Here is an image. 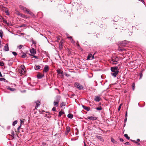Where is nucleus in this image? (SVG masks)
I'll list each match as a JSON object with an SVG mask.
<instances>
[{
	"mask_svg": "<svg viewBox=\"0 0 146 146\" xmlns=\"http://www.w3.org/2000/svg\"><path fill=\"white\" fill-rule=\"evenodd\" d=\"M111 70L112 72L111 74L114 77H115L119 72L118 67L117 66L111 67Z\"/></svg>",
	"mask_w": 146,
	"mask_h": 146,
	"instance_id": "f257e3e1",
	"label": "nucleus"
},
{
	"mask_svg": "<svg viewBox=\"0 0 146 146\" xmlns=\"http://www.w3.org/2000/svg\"><path fill=\"white\" fill-rule=\"evenodd\" d=\"M118 58L116 57H113L111 60L110 61V63L112 64H117Z\"/></svg>",
	"mask_w": 146,
	"mask_h": 146,
	"instance_id": "f03ea898",
	"label": "nucleus"
},
{
	"mask_svg": "<svg viewBox=\"0 0 146 146\" xmlns=\"http://www.w3.org/2000/svg\"><path fill=\"white\" fill-rule=\"evenodd\" d=\"M25 67L24 65H22L21 67L19 68V73L22 74H23L25 72Z\"/></svg>",
	"mask_w": 146,
	"mask_h": 146,
	"instance_id": "7ed1b4c3",
	"label": "nucleus"
},
{
	"mask_svg": "<svg viewBox=\"0 0 146 146\" xmlns=\"http://www.w3.org/2000/svg\"><path fill=\"white\" fill-rule=\"evenodd\" d=\"M56 71L58 76L62 78H63L64 77V74L63 71L60 69H58Z\"/></svg>",
	"mask_w": 146,
	"mask_h": 146,
	"instance_id": "20e7f679",
	"label": "nucleus"
},
{
	"mask_svg": "<svg viewBox=\"0 0 146 146\" xmlns=\"http://www.w3.org/2000/svg\"><path fill=\"white\" fill-rule=\"evenodd\" d=\"M20 8L22 10H23L24 11H25L27 13H28L29 14H31L32 15L33 14L32 13L30 12L29 11V10L28 9H27L26 8L24 7L23 6L20 5Z\"/></svg>",
	"mask_w": 146,
	"mask_h": 146,
	"instance_id": "39448f33",
	"label": "nucleus"
},
{
	"mask_svg": "<svg viewBox=\"0 0 146 146\" xmlns=\"http://www.w3.org/2000/svg\"><path fill=\"white\" fill-rule=\"evenodd\" d=\"M74 86L80 90H83L84 88L83 86L81 85L79 83H75L74 84Z\"/></svg>",
	"mask_w": 146,
	"mask_h": 146,
	"instance_id": "423d86ee",
	"label": "nucleus"
},
{
	"mask_svg": "<svg viewBox=\"0 0 146 146\" xmlns=\"http://www.w3.org/2000/svg\"><path fill=\"white\" fill-rule=\"evenodd\" d=\"M92 52H90L88 55V56H87V60H89L90 59V58H92L91 59L92 60L94 59V56L95 54V53L92 55Z\"/></svg>",
	"mask_w": 146,
	"mask_h": 146,
	"instance_id": "0eeeda50",
	"label": "nucleus"
},
{
	"mask_svg": "<svg viewBox=\"0 0 146 146\" xmlns=\"http://www.w3.org/2000/svg\"><path fill=\"white\" fill-rule=\"evenodd\" d=\"M87 118L88 119L93 121L96 120L97 119L96 117H94V115L92 116H88Z\"/></svg>",
	"mask_w": 146,
	"mask_h": 146,
	"instance_id": "6e6552de",
	"label": "nucleus"
},
{
	"mask_svg": "<svg viewBox=\"0 0 146 146\" xmlns=\"http://www.w3.org/2000/svg\"><path fill=\"white\" fill-rule=\"evenodd\" d=\"M30 52L33 54L34 55L36 54V49L33 48H32L30 50Z\"/></svg>",
	"mask_w": 146,
	"mask_h": 146,
	"instance_id": "1a4fd4ad",
	"label": "nucleus"
},
{
	"mask_svg": "<svg viewBox=\"0 0 146 146\" xmlns=\"http://www.w3.org/2000/svg\"><path fill=\"white\" fill-rule=\"evenodd\" d=\"M4 50L5 51H8L9 50L8 44H6L5 46L4 47Z\"/></svg>",
	"mask_w": 146,
	"mask_h": 146,
	"instance_id": "9d476101",
	"label": "nucleus"
},
{
	"mask_svg": "<svg viewBox=\"0 0 146 146\" xmlns=\"http://www.w3.org/2000/svg\"><path fill=\"white\" fill-rule=\"evenodd\" d=\"M60 98L56 101H54V105L56 106H58V104L59 102Z\"/></svg>",
	"mask_w": 146,
	"mask_h": 146,
	"instance_id": "9b49d317",
	"label": "nucleus"
},
{
	"mask_svg": "<svg viewBox=\"0 0 146 146\" xmlns=\"http://www.w3.org/2000/svg\"><path fill=\"white\" fill-rule=\"evenodd\" d=\"M49 70L48 66L47 65H46L44 68L43 72H46L48 71Z\"/></svg>",
	"mask_w": 146,
	"mask_h": 146,
	"instance_id": "f8f14e48",
	"label": "nucleus"
},
{
	"mask_svg": "<svg viewBox=\"0 0 146 146\" xmlns=\"http://www.w3.org/2000/svg\"><path fill=\"white\" fill-rule=\"evenodd\" d=\"M36 106L35 107V109H36L40 105V102L39 101H37L36 102Z\"/></svg>",
	"mask_w": 146,
	"mask_h": 146,
	"instance_id": "ddd939ff",
	"label": "nucleus"
},
{
	"mask_svg": "<svg viewBox=\"0 0 146 146\" xmlns=\"http://www.w3.org/2000/svg\"><path fill=\"white\" fill-rule=\"evenodd\" d=\"M100 100V98L98 96H96L94 100L96 102H99Z\"/></svg>",
	"mask_w": 146,
	"mask_h": 146,
	"instance_id": "4468645a",
	"label": "nucleus"
},
{
	"mask_svg": "<svg viewBox=\"0 0 146 146\" xmlns=\"http://www.w3.org/2000/svg\"><path fill=\"white\" fill-rule=\"evenodd\" d=\"M68 38L69 39L71 42L73 43H75V41L72 38V36H68Z\"/></svg>",
	"mask_w": 146,
	"mask_h": 146,
	"instance_id": "2eb2a0df",
	"label": "nucleus"
},
{
	"mask_svg": "<svg viewBox=\"0 0 146 146\" xmlns=\"http://www.w3.org/2000/svg\"><path fill=\"white\" fill-rule=\"evenodd\" d=\"M70 129L69 127L67 126L66 127V133L68 134L69 132L70 131Z\"/></svg>",
	"mask_w": 146,
	"mask_h": 146,
	"instance_id": "dca6fc26",
	"label": "nucleus"
},
{
	"mask_svg": "<svg viewBox=\"0 0 146 146\" xmlns=\"http://www.w3.org/2000/svg\"><path fill=\"white\" fill-rule=\"evenodd\" d=\"M96 137L99 140H100L102 141H104V139L101 136L97 135L96 136Z\"/></svg>",
	"mask_w": 146,
	"mask_h": 146,
	"instance_id": "f3484780",
	"label": "nucleus"
},
{
	"mask_svg": "<svg viewBox=\"0 0 146 146\" xmlns=\"http://www.w3.org/2000/svg\"><path fill=\"white\" fill-rule=\"evenodd\" d=\"M82 107L85 110H86L87 111H89L90 110V108L88 107H86L85 106L83 105L82 106Z\"/></svg>",
	"mask_w": 146,
	"mask_h": 146,
	"instance_id": "a211bd4d",
	"label": "nucleus"
},
{
	"mask_svg": "<svg viewBox=\"0 0 146 146\" xmlns=\"http://www.w3.org/2000/svg\"><path fill=\"white\" fill-rule=\"evenodd\" d=\"M68 117L69 118L72 119L73 117V115L72 113H69L67 115Z\"/></svg>",
	"mask_w": 146,
	"mask_h": 146,
	"instance_id": "6ab92c4d",
	"label": "nucleus"
},
{
	"mask_svg": "<svg viewBox=\"0 0 146 146\" xmlns=\"http://www.w3.org/2000/svg\"><path fill=\"white\" fill-rule=\"evenodd\" d=\"M64 112L63 111L61 110L59 112L58 114V116L59 117H60L62 114H64Z\"/></svg>",
	"mask_w": 146,
	"mask_h": 146,
	"instance_id": "aec40b11",
	"label": "nucleus"
},
{
	"mask_svg": "<svg viewBox=\"0 0 146 146\" xmlns=\"http://www.w3.org/2000/svg\"><path fill=\"white\" fill-rule=\"evenodd\" d=\"M40 66L38 65V66H36L35 67V69L36 70H37L39 69H40Z\"/></svg>",
	"mask_w": 146,
	"mask_h": 146,
	"instance_id": "412c9836",
	"label": "nucleus"
},
{
	"mask_svg": "<svg viewBox=\"0 0 146 146\" xmlns=\"http://www.w3.org/2000/svg\"><path fill=\"white\" fill-rule=\"evenodd\" d=\"M63 42L62 41V40H61L60 42L59 45L61 46V48H62V46H63Z\"/></svg>",
	"mask_w": 146,
	"mask_h": 146,
	"instance_id": "4be33fe9",
	"label": "nucleus"
},
{
	"mask_svg": "<svg viewBox=\"0 0 146 146\" xmlns=\"http://www.w3.org/2000/svg\"><path fill=\"white\" fill-rule=\"evenodd\" d=\"M16 14L20 16L21 15V13L19 12V11H16V12L15 13Z\"/></svg>",
	"mask_w": 146,
	"mask_h": 146,
	"instance_id": "5701e85b",
	"label": "nucleus"
},
{
	"mask_svg": "<svg viewBox=\"0 0 146 146\" xmlns=\"http://www.w3.org/2000/svg\"><path fill=\"white\" fill-rule=\"evenodd\" d=\"M43 77V75L38 74L37 75V77L38 78L40 79L42 78Z\"/></svg>",
	"mask_w": 146,
	"mask_h": 146,
	"instance_id": "b1692460",
	"label": "nucleus"
},
{
	"mask_svg": "<svg viewBox=\"0 0 146 146\" xmlns=\"http://www.w3.org/2000/svg\"><path fill=\"white\" fill-rule=\"evenodd\" d=\"M3 36V32L1 30H0V36L2 38Z\"/></svg>",
	"mask_w": 146,
	"mask_h": 146,
	"instance_id": "393cba45",
	"label": "nucleus"
},
{
	"mask_svg": "<svg viewBox=\"0 0 146 146\" xmlns=\"http://www.w3.org/2000/svg\"><path fill=\"white\" fill-rule=\"evenodd\" d=\"M133 142L134 143H136L137 145H141V144L140 143H138V142L136 141H135V140H133Z\"/></svg>",
	"mask_w": 146,
	"mask_h": 146,
	"instance_id": "a878e982",
	"label": "nucleus"
},
{
	"mask_svg": "<svg viewBox=\"0 0 146 146\" xmlns=\"http://www.w3.org/2000/svg\"><path fill=\"white\" fill-rule=\"evenodd\" d=\"M132 87L133 90H134L135 88V84L134 83H133Z\"/></svg>",
	"mask_w": 146,
	"mask_h": 146,
	"instance_id": "bb28decb",
	"label": "nucleus"
},
{
	"mask_svg": "<svg viewBox=\"0 0 146 146\" xmlns=\"http://www.w3.org/2000/svg\"><path fill=\"white\" fill-rule=\"evenodd\" d=\"M125 137L127 139H129L130 137L128 136V135L127 134H125L124 135Z\"/></svg>",
	"mask_w": 146,
	"mask_h": 146,
	"instance_id": "cd10ccee",
	"label": "nucleus"
},
{
	"mask_svg": "<svg viewBox=\"0 0 146 146\" xmlns=\"http://www.w3.org/2000/svg\"><path fill=\"white\" fill-rule=\"evenodd\" d=\"M17 123V120H15L14 121L12 125L13 126H14Z\"/></svg>",
	"mask_w": 146,
	"mask_h": 146,
	"instance_id": "c85d7f7f",
	"label": "nucleus"
},
{
	"mask_svg": "<svg viewBox=\"0 0 146 146\" xmlns=\"http://www.w3.org/2000/svg\"><path fill=\"white\" fill-rule=\"evenodd\" d=\"M23 47V45H20L18 46L17 47L19 49H20L22 48Z\"/></svg>",
	"mask_w": 146,
	"mask_h": 146,
	"instance_id": "c756f323",
	"label": "nucleus"
},
{
	"mask_svg": "<svg viewBox=\"0 0 146 146\" xmlns=\"http://www.w3.org/2000/svg\"><path fill=\"white\" fill-rule=\"evenodd\" d=\"M7 89L8 90H9L11 91H14L15 90V89L13 88H11L10 87H9L8 88H7Z\"/></svg>",
	"mask_w": 146,
	"mask_h": 146,
	"instance_id": "7c9ffc66",
	"label": "nucleus"
},
{
	"mask_svg": "<svg viewBox=\"0 0 146 146\" xmlns=\"http://www.w3.org/2000/svg\"><path fill=\"white\" fill-rule=\"evenodd\" d=\"M111 141L113 143H115L116 141L114 140V139L113 138H111Z\"/></svg>",
	"mask_w": 146,
	"mask_h": 146,
	"instance_id": "2f4dec72",
	"label": "nucleus"
},
{
	"mask_svg": "<svg viewBox=\"0 0 146 146\" xmlns=\"http://www.w3.org/2000/svg\"><path fill=\"white\" fill-rule=\"evenodd\" d=\"M2 21H3V23H5L6 24H7V21L5 20V19L4 18L3 19Z\"/></svg>",
	"mask_w": 146,
	"mask_h": 146,
	"instance_id": "473e14b6",
	"label": "nucleus"
},
{
	"mask_svg": "<svg viewBox=\"0 0 146 146\" xmlns=\"http://www.w3.org/2000/svg\"><path fill=\"white\" fill-rule=\"evenodd\" d=\"M118 50L119 51H122L124 50H125V49L124 48H119Z\"/></svg>",
	"mask_w": 146,
	"mask_h": 146,
	"instance_id": "72a5a7b5",
	"label": "nucleus"
},
{
	"mask_svg": "<svg viewBox=\"0 0 146 146\" xmlns=\"http://www.w3.org/2000/svg\"><path fill=\"white\" fill-rule=\"evenodd\" d=\"M27 56V55L25 54H23L21 56V57L22 58H25Z\"/></svg>",
	"mask_w": 146,
	"mask_h": 146,
	"instance_id": "f704fd0d",
	"label": "nucleus"
},
{
	"mask_svg": "<svg viewBox=\"0 0 146 146\" xmlns=\"http://www.w3.org/2000/svg\"><path fill=\"white\" fill-rule=\"evenodd\" d=\"M60 105L61 107H62L63 106H64L65 105V103L64 102H62L61 103Z\"/></svg>",
	"mask_w": 146,
	"mask_h": 146,
	"instance_id": "c9c22d12",
	"label": "nucleus"
},
{
	"mask_svg": "<svg viewBox=\"0 0 146 146\" xmlns=\"http://www.w3.org/2000/svg\"><path fill=\"white\" fill-rule=\"evenodd\" d=\"M96 109L97 110H102V108L101 107H100L98 108H96Z\"/></svg>",
	"mask_w": 146,
	"mask_h": 146,
	"instance_id": "e433bc0d",
	"label": "nucleus"
},
{
	"mask_svg": "<svg viewBox=\"0 0 146 146\" xmlns=\"http://www.w3.org/2000/svg\"><path fill=\"white\" fill-rule=\"evenodd\" d=\"M20 16L21 17L23 18H25L26 17V16L25 15L22 14H21V15Z\"/></svg>",
	"mask_w": 146,
	"mask_h": 146,
	"instance_id": "4c0bfd02",
	"label": "nucleus"
},
{
	"mask_svg": "<svg viewBox=\"0 0 146 146\" xmlns=\"http://www.w3.org/2000/svg\"><path fill=\"white\" fill-rule=\"evenodd\" d=\"M5 12L6 13V14L7 15H9V11L8 10H7L6 11H5Z\"/></svg>",
	"mask_w": 146,
	"mask_h": 146,
	"instance_id": "58836bf2",
	"label": "nucleus"
},
{
	"mask_svg": "<svg viewBox=\"0 0 146 146\" xmlns=\"http://www.w3.org/2000/svg\"><path fill=\"white\" fill-rule=\"evenodd\" d=\"M12 54H13V55L15 56L17 55V53L15 52H12Z\"/></svg>",
	"mask_w": 146,
	"mask_h": 146,
	"instance_id": "ea45409f",
	"label": "nucleus"
},
{
	"mask_svg": "<svg viewBox=\"0 0 146 146\" xmlns=\"http://www.w3.org/2000/svg\"><path fill=\"white\" fill-rule=\"evenodd\" d=\"M64 75L66 76L67 77H68V76H70V75L69 74H67L66 73V72L64 73Z\"/></svg>",
	"mask_w": 146,
	"mask_h": 146,
	"instance_id": "a19ab883",
	"label": "nucleus"
},
{
	"mask_svg": "<svg viewBox=\"0 0 146 146\" xmlns=\"http://www.w3.org/2000/svg\"><path fill=\"white\" fill-rule=\"evenodd\" d=\"M3 19V18L2 17L0 16V22L2 21V20Z\"/></svg>",
	"mask_w": 146,
	"mask_h": 146,
	"instance_id": "79ce46f5",
	"label": "nucleus"
},
{
	"mask_svg": "<svg viewBox=\"0 0 146 146\" xmlns=\"http://www.w3.org/2000/svg\"><path fill=\"white\" fill-rule=\"evenodd\" d=\"M3 65H4V63H3V62H0V66H3Z\"/></svg>",
	"mask_w": 146,
	"mask_h": 146,
	"instance_id": "37998d69",
	"label": "nucleus"
},
{
	"mask_svg": "<svg viewBox=\"0 0 146 146\" xmlns=\"http://www.w3.org/2000/svg\"><path fill=\"white\" fill-rule=\"evenodd\" d=\"M121 104L119 105V108H118V111H120V109H121Z\"/></svg>",
	"mask_w": 146,
	"mask_h": 146,
	"instance_id": "c03bdc74",
	"label": "nucleus"
},
{
	"mask_svg": "<svg viewBox=\"0 0 146 146\" xmlns=\"http://www.w3.org/2000/svg\"><path fill=\"white\" fill-rule=\"evenodd\" d=\"M31 56H33V57L34 58H35L36 59H38V57L37 56H35V55H31Z\"/></svg>",
	"mask_w": 146,
	"mask_h": 146,
	"instance_id": "a18cd8bd",
	"label": "nucleus"
},
{
	"mask_svg": "<svg viewBox=\"0 0 146 146\" xmlns=\"http://www.w3.org/2000/svg\"><path fill=\"white\" fill-rule=\"evenodd\" d=\"M125 42V44H126L127 43V41H124L123 42H122V44L123 45L124 43Z\"/></svg>",
	"mask_w": 146,
	"mask_h": 146,
	"instance_id": "49530a36",
	"label": "nucleus"
},
{
	"mask_svg": "<svg viewBox=\"0 0 146 146\" xmlns=\"http://www.w3.org/2000/svg\"><path fill=\"white\" fill-rule=\"evenodd\" d=\"M52 110L53 111H55L56 110V109L55 108L53 107L52 109Z\"/></svg>",
	"mask_w": 146,
	"mask_h": 146,
	"instance_id": "de8ad7c7",
	"label": "nucleus"
},
{
	"mask_svg": "<svg viewBox=\"0 0 146 146\" xmlns=\"http://www.w3.org/2000/svg\"><path fill=\"white\" fill-rule=\"evenodd\" d=\"M127 111H126V113H125V117H127Z\"/></svg>",
	"mask_w": 146,
	"mask_h": 146,
	"instance_id": "09e8293b",
	"label": "nucleus"
},
{
	"mask_svg": "<svg viewBox=\"0 0 146 146\" xmlns=\"http://www.w3.org/2000/svg\"><path fill=\"white\" fill-rule=\"evenodd\" d=\"M125 144L126 145H129V143L128 142H127L125 143Z\"/></svg>",
	"mask_w": 146,
	"mask_h": 146,
	"instance_id": "8fccbe9b",
	"label": "nucleus"
},
{
	"mask_svg": "<svg viewBox=\"0 0 146 146\" xmlns=\"http://www.w3.org/2000/svg\"><path fill=\"white\" fill-rule=\"evenodd\" d=\"M120 140L121 142H123V139H122V138H120Z\"/></svg>",
	"mask_w": 146,
	"mask_h": 146,
	"instance_id": "3c124183",
	"label": "nucleus"
},
{
	"mask_svg": "<svg viewBox=\"0 0 146 146\" xmlns=\"http://www.w3.org/2000/svg\"><path fill=\"white\" fill-rule=\"evenodd\" d=\"M127 117H125L124 119L125 122L127 121Z\"/></svg>",
	"mask_w": 146,
	"mask_h": 146,
	"instance_id": "603ef678",
	"label": "nucleus"
},
{
	"mask_svg": "<svg viewBox=\"0 0 146 146\" xmlns=\"http://www.w3.org/2000/svg\"><path fill=\"white\" fill-rule=\"evenodd\" d=\"M142 76H143L142 74H141L140 75V79L142 78Z\"/></svg>",
	"mask_w": 146,
	"mask_h": 146,
	"instance_id": "864d4df0",
	"label": "nucleus"
},
{
	"mask_svg": "<svg viewBox=\"0 0 146 146\" xmlns=\"http://www.w3.org/2000/svg\"><path fill=\"white\" fill-rule=\"evenodd\" d=\"M20 121H21V124L22 123H23V121L22 120H21V119H20Z\"/></svg>",
	"mask_w": 146,
	"mask_h": 146,
	"instance_id": "5fc2aeb1",
	"label": "nucleus"
},
{
	"mask_svg": "<svg viewBox=\"0 0 146 146\" xmlns=\"http://www.w3.org/2000/svg\"><path fill=\"white\" fill-rule=\"evenodd\" d=\"M21 124L20 125L18 128L17 129H19V128L21 127Z\"/></svg>",
	"mask_w": 146,
	"mask_h": 146,
	"instance_id": "6e6d98bb",
	"label": "nucleus"
},
{
	"mask_svg": "<svg viewBox=\"0 0 146 146\" xmlns=\"http://www.w3.org/2000/svg\"><path fill=\"white\" fill-rule=\"evenodd\" d=\"M59 48L60 49L62 48H61V46L59 45Z\"/></svg>",
	"mask_w": 146,
	"mask_h": 146,
	"instance_id": "4d7b16f0",
	"label": "nucleus"
},
{
	"mask_svg": "<svg viewBox=\"0 0 146 146\" xmlns=\"http://www.w3.org/2000/svg\"><path fill=\"white\" fill-rule=\"evenodd\" d=\"M2 74H1V72H0V77H2Z\"/></svg>",
	"mask_w": 146,
	"mask_h": 146,
	"instance_id": "13d9d810",
	"label": "nucleus"
},
{
	"mask_svg": "<svg viewBox=\"0 0 146 146\" xmlns=\"http://www.w3.org/2000/svg\"><path fill=\"white\" fill-rule=\"evenodd\" d=\"M66 36H67V38H68V37L69 36L68 34H66Z\"/></svg>",
	"mask_w": 146,
	"mask_h": 146,
	"instance_id": "bf43d9fd",
	"label": "nucleus"
},
{
	"mask_svg": "<svg viewBox=\"0 0 146 146\" xmlns=\"http://www.w3.org/2000/svg\"><path fill=\"white\" fill-rule=\"evenodd\" d=\"M137 141H140V140L139 139H137Z\"/></svg>",
	"mask_w": 146,
	"mask_h": 146,
	"instance_id": "052dcab7",
	"label": "nucleus"
},
{
	"mask_svg": "<svg viewBox=\"0 0 146 146\" xmlns=\"http://www.w3.org/2000/svg\"><path fill=\"white\" fill-rule=\"evenodd\" d=\"M76 45L78 46H80V45L78 44L77 43Z\"/></svg>",
	"mask_w": 146,
	"mask_h": 146,
	"instance_id": "680f3d73",
	"label": "nucleus"
},
{
	"mask_svg": "<svg viewBox=\"0 0 146 146\" xmlns=\"http://www.w3.org/2000/svg\"><path fill=\"white\" fill-rule=\"evenodd\" d=\"M84 146H86L85 143L84 142Z\"/></svg>",
	"mask_w": 146,
	"mask_h": 146,
	"instance_id": "e2e57ef3",
	"label": "nucleus"
},
{
	"mask_svg": "<svg viewBox=\"0 0 146 146\" xmlns=\"http://www.w3.org/2000/svg\"><path fill=\"white\" fill-rule=\"evenodd\" d=\"M4 1H6V0H4Z\"/></svg>",
	"mask_w": 146,
	"mask_h": 146,
	"instance_id": "0e129e2a",
	"label": "nucleus"
}]
</instances>
